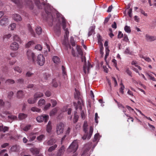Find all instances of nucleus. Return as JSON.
I'll return each instance as SVG.
<instances>
[{
	"label": "nucleus",
	"instance_id": "f257e3e1",
	"mask_svg": "<svg viewBox=\"0 0 156 156\" xmlns=\"http://www.w3.org/2000/svg\"><path fill=\"white\" fill-rule=\"evenodd\" d=\"M57 16L58 18V20L60 22H61V23L62 26V28L65 31V34L64 35V38L65 41L67 40L69 36V32L67 28H66V22L64 18L62 16H58V14H57Z\"/></svg>",
	"mask_w": 156,
	"mask_h": 156
},
{
	"label": "nucleus",
	"instance_id": "f03ea898",
	"mask_svg": "<svg viewBox=\"0 0 156 156\" xmlns=\"http://www.w3.org/2000/svg\"><path fill=\"white\" fill-rule=\"evenodd\" d=\"M76 93L74 94V97L76 99H78V101L77 102V105L74 103V105L75 106V108L77 110L78 108L80 109H82V106L83 105V101L82 99L80 97V92L76 89H75Z\"/></svg>",
	"mask_w": 156,
	"mask_h": 156
},
{
	"label": "nucleus",
	"instance_id": "7ed1b4c3",
	"mask_svg": "<svg viewBox=\"0 0 156 156\" xmlns=\"http://www.w3.org/2000/svg\"><path fill=\"white\" fill-rule=\"evenodd\" d=\"M78 147L77 141L76 140H74L69 147L68 149V151L69 152H74L77 149Z\"/></svg>",
	"mask_w": 156,
	"mask_h": 156
},
{
	"label": "nucleus",
	"instance_id": "20e7f679",
	"mask_svg": "<svg viewBox=\"0 0 156 156\" xmlns=\"http://www.w3.org/2000/svg\"><path fill=\"white\" fill-rule=\"evenodd\" d=\"M64 125L62 122H60L57 124L56 127V132L57 134H62L64 130Z\"/></svg>",
	"mask_w": 156,
	"mask_h": 156
},
{
	"label": "nucleus",
	"instance_id": "39448f33",
	"mask_svg": "<svg viewBox=\"0 0 156 156\" xmlns=\"http://www.w3.org/2000/svg\"><path fill=\"white\" fill-rule=\"evenodd\" d=\"M92 146L91 143H89L86 144L84 146V151L81 156H89L90 154V151H89Z\"/></svg>",
	"mask_w": 156,
	"mask_h": 156
},
{
	"label": "nucleus",
	"instance_id": "423d86ee",
	"mask_svg": "<svg viewBox=\"0 0 156 156\" xmlns=\"http://www.w3.org/2000/svg\"><path fill=\"white\" fill-rule=\"evenodd\" d=\"M36 62L38 65L40 66H43L45 62V58L44 56L41 54L38 55L37 57Z\"/></svg>",
	"mask_w": 156,
	"mask_h": 156
},
{
	"label": "nucleus",
	"instance_id": "0eeeda50",
	"mask_svg": "<svg viewBox=\"0 0 156 156\" xmlns=\"http://www.w3.org/2000/svg\"><path fill=\"white\" fill-rule=\"evenodd\" d=\"M26 55L29 60H32L33 62H35V55L32 51L30 50H28L27 52Z\"/></svg>",
	"mask_w": 156,
	"mask_h": 156
},
{
	"label": "nucleus",
	"instance_id": "6e6552de",
	"mask_svg": "<svg viewBox=\"0 0 156 156\" xmlns=\"http://www.w3.org/2000/svg\"><path fill=\"white\" fill-rule=\"evenodd\" d=\"M49 119V116L48 115H43L38 116L36 118V120L39 122H41L44 121L46 122Z\"/></svg>",
	"mask_w": 156,
	"mask_h": 156
},
{
	"label": "nucleus",
	"instance_id": "1a4fd4ad",
	"mask_svg": "<svg viewBox=\"0 0 156 156\" xmlns=\"http://www.w3.org/2000/svg\"><path fill=\"white\" fill-rule=\"evenodd\" d=\"M20 46L18 43L16 42H13L10 45V49L13 51H16L18 50Z\"/></svg>",
	"mask_w": 156,
	"mask_h": 156
},
{
	"label": "nucleus",
	"instance_id": "9d476101",
	"mask_svg": "<svg viewBox=\"0 0 156 156\" xmlns=\"http://www.w3.org/2000/svg\"><path fill=\"white\" fill-rule=\"evenodd\" d=\"M37 135V133L31 132L28 135L27 138L30 141L34 140Z\"/></svg>",
	"mask_w": 156,
	"mask_h": 156
},
{
	"label": "nucleus",
	"instance_id": "9b49d317",
	"mask_svg": "<svg viewBox=\"0 0 156 156\" xmlns=\"http://www.w3.org/2000/svg\"><path fill=\"white\" fill-rule=\"evenodd\" d=\"M93 131V128L92 126H90V129L89 135L88 136L86 135H84L82 137V138L83 140H85L86 139L89 140L91 137Z\"/></svg>",
	"mask_w": 156,
	"mask_h": 156
},
{
	"label": "nucleus",
	"instance_id": "f8f14e48",
	"mask_svg": "<svg viewBox=\"0 0 156 156\" xmlns=\"http://www.w3.org/2000/svg\"><path fill=\"white\" fill-rule=\"evenodd\" d=\"M146 40L148 42H151L156 40V37L146 34L145 36Z\"/></svg>",
	"mask_w": 156,
	"mask_h": 156
},
{
	"label": "nucleus",
	"instance_id": "ddd939ff",
	"mask_svg": "<svg viewBox=\"0 0 156 156\" xmlns=\"http://www.w3.org/2000/svg\"><path fill=\"white\" fill-rule=\"evenodd\" d=\"M81 60L82 62H83L84 65L83 67V72L85 74L87 73L86 69H87V62L86 57L84 56H81Z\"/></svg>",
	"mask_w": 156,
	"mask_h": 156
},
{
	"label": "nucleus",
	"instance_id": "4468645a",
	"mask_svg": "<svg viewBox=\"0 0 156 156\" xmlns=\"http://www.w3.org/2000/svg\"><path fill=\"white\" fill-rule=\"evenodd\" d=\"M55 142V139H52L48 140H46L44 143V144L46 145H51Z\"/></svg>",
	"mask_w": 156,
	"mask_h": 156
},
{
	"label": "nucleus",
	"instance_id": "2eb2a0df",
	"mask_svg": "<svg viewBox=\"0 0 156 156\" xmlns=\"http://www.w3.org/2000/svg\"><path fill=\"white\" fill-rule=\"evenodd\" d=\"M12 18L14 20L17 22L21 21L22 20L19 14H13Z\"/></svg>",
	"mask_w": 156,
	"mask_h": 156
},
{
	"label": "nucleus",
	"instance_id": "dca6fc26",
	"mask_svg": "<svg viewBox=\"0 0 156 156\" xmlns=\"http://www.w3.org/2000/svg\"><path fill=\"white\" fill-rule=\"evenodd\" d=\"M65 151V147L64 146H62L58 150V151L57 153V156H60L62 155Z\"/></svg>",
	"mask_w": 156,
	"mask_h": 156
},
{
	"label": "nucleus",
	"instance_id": "f3484780",
	"mask_svg": "<svg viewBox=\"0 0 156 156\" xmlns=\"http://www.w3.org/2000/svg\"><path fill=\"white\" fill-rule=\"evenodd\" d=\"M8 19L6 17H4L0 20V25L2 26H5L8 22Z\"/></svg>",
	"mask_w": 156,
	"mask_h": 156
},
{
	"label": "nucleus",
	"instance_id": "a211bd4d",
	"mask_svg": "<svg viewBox=\"0 0 156 156\" xmlns=\"http://www.w3.org/2000/svg\"><path fill=\"white\" fill-rule=\"evenodd\" d=\"M54 32L55 34L59 36L61 33L60 27L59 26L55 27L54 29Z\"/></svg>",
	"mask_w": 156,
	"mask_h": 156
},
{
	"label": "nucleus",
	"instance_id": "6ab92c4d",
	"mask_svg": "<svg viewBox=\"0 0 156 156\" xmlns=\"http://www.w3.org/2000/svg\"><path fill=\"white\" fill-rule=\"evenodd\" d=\"M118 107L120 109L122 110L123 112L124 113L125 115L127 117H129V115L126 113V109L121 104H119Z\"/></svg>",
	"mask_w": 156,
	"mask_h": 156
},
{
	"label": "nucleus",
	"instance_id": "aec40b11",
	"mask_svg": "<svg viewBox=\"0 0 156 156\" xmlns=\"http://www.w3.org/2000/svg\"><path fill=\"white\" fill-rule=\"evenodd\" d=\"M46 131L48 133L51 132L52 129L51 122L50 121H49L47 126Z\"/></svg>",
	"mask_w": 156,
	"mask_h": 156
},
{
	"label": "nucleus",
	"instance_id": "412c9836",
	"mask_svg": "<svg viewBox=\"0 0 156 156\" xmlns=\"http://www.w3.org/2000/svg\"><path fill=\"white\" fill-rule=\"evenodd\" d=\"M28 30L29 32L33 36V37H35V33L31 27V26L30 24L28 25Z\"/></svg>",
	"mask_w": 156,
	"mask_h": 156
},
{
	"label": "nucleus",
	"instance_id": "4be33fe9",
	"mask_svg": "<svg viewBox=\"0 0 156 156\" xmlns=\"http://www.w3.org/2000/svg\"><path fill=\"white\" fill-rule=\"evenodd\" d=\"M30 150L34 154H37L39 152V149L35 147L31 148Z\"/></svg>",
	"mask_w": 156,
	"mask_h": 156
},
{
	"label": "nucleus",
	"instance_id": "5701e85b",
	"mask_svg": "<svg viewBox=\"0 0 156 156\" xmlns=\"http://www.w3.org/2000/svg\"><path fill=\"white\" fill-rule=\"evenodd\" d=\"M44 95L42 93L40 92H37L34 95V98L37 99L38 98H40L42 97Z\"/></svg>",
	"mask_w": 156,
	"mask_h": 156
},
{
	"label": "nucleus",
	"instance_id": "b1692460",
	"mask_svg": "<svg viewBox=\"0 0 156 156\" xmlns=\"http://www.w3.org/2000/svg\"><path fill=\"white\" fill-rule=\"evenodd\" d=\"M20 149V147L19 146L15 145L12 147L11 150L12 151H18Z\"/></svg>",
	"mask_w": 156,
	"mask_h": 156
},
{
	"label": "nucleus",
	"instance_id": "393cba45",
	"mask_svg": "<svg viewBox=\"0 0 156 156\" xmlns=\"http://www.w3.org/2000/svg\"><path fill=\"white\" fill-rule=\"evenodd\" d=\"M27 115L26 114L23 113H20L18 115V118L20 120H23L27 117Z\"/></svg>",
	"mask_w": 156,
	"mask_h": 156
},
{
	"label": "nucleus",
	"instance_id": "a878e982",
	"mask_svg": "<svg viewBox=\"0 0 156 156\" xmlns=\"http://www.w3.org/2000/svg\"><path fill=\"white\" fill-rule=\"evenodd\" d=\"M25 94V92L22 90H20L17 92V97L19 98H22L24 96Z\"/></svg>",
	"mask_w": 156,
	"mask_h": 156
},
{
	"label": "nucleus",
	"instance_id": "bb28decb",
	"mask_svg": "<svg viewBox=\"0 0 156 156\" xmlns=\"http://www.w3.org/2000/svg\"><path fill=\"white\" fill-rule=\"evenodd\" d=\"M95 28V27L94 26H93L90 27L88 33V36H91L94 33Z\"/></svg>",
	"mask_w": 156,
	"mask_h": 156
},
{
	"label": "nucleus",
	"instance_id": "cd10ccee",
	"mask_svg": "<svg viewBox=\"0 0 156 156\" xmlns=\"http://www.w3.org/2000/svg\"><path fill=\"white\" fill-rule=\"evenodd\" d=\"M45 103V100L43 99H41L38 102V105L39 107H41L44 105Z\"/></svg>",
	"mask_w": 156,
	"mask_h": 156
},
{
	"label": "nucleus",
	"instance_id": "c85d7f7f",
	"mask_svg": "<svg viewBox=\"0 0 156 156\" xmlns=\"http://www.w3.org/2000/svg\"><path fill=\"white\" fill-rule=\"evenodd\" d=\"M45 138V136L44 134H41L37 136V139L39 142H41Z\"/></svg>",
	"mask_w": 156,
	"mask_h": 156
},
{
	"label": "nucleus",
	"instance_id": "c756f323",
	"mask_svg": "<svg viewBox=\"0 0 156 156\" xmlns=\"http://www.w3.org/2000/svg\"><path fill=\"white\" fill-rule=\"evenodd\" d=\"M52 60L53 62L56 64L60 62L59 58L56 56H54Z\"/></svg>",
	"mask_w": 156,
	"mask_h": 156
},
{
	"label": "nucleus",
	"instance_id": "7c9ffc66",
	"mask_svg": "<svg viewBox=\"0 0 156 156\" xmlns=\"http://www.w3.org/2000/svg\"><path fill=\"white\" fill-rule=\"evenodd\" d=\"M58 111L57 108H53L50 112V116H53Z\"/></svg>",
	"mask_w": 156,
	"mask_h": 156
},
{
	"label": "nucleus",
	"instance_id": "2f4dec72",
	"mask_svg": "<svg viewBox=\"0 0 156 156\" xmlns=\"http://www.w3.org/2000/svg\"><path fill=\"white\" fill-rule=\"evenodd\" d=\"M9 127L7 126H0V131L5 132L8 130Z\"/></svg>",
	"mask_w": 156,
	"mask_h": 156
},
{
	"label": "nucleus",
	"instance_id": "473e14b6",
	"mask_svg": "<svg viewBox=\"0 0 156 156\" xmlns=\"http://www.w3.org/2000/svg\"><path fill=\"white\" fill-rule=\"evenodd\" d=\"M13 40L18 42H20L21 39L18 35L16 34H13Z\"/></svg>",
	"mask_w": 156,
	"mask_h": 156
},
{
	"label": "nucleus",
	"instance_id": "72a5a7b5",
	"mask_svg": "<svg viewBox=\"0 0 156 156\" xmlns=\"http://www.w3.org/2000/svg\"><path fill=\"white\" fill-rule=\"evenodd\" d=\"M37 101V99L34 98H29L28 100V102L30 104H33L35 103Z\"/></svg>",
	"mask_w": 156,
	"mask_h": 156
},
{
	"label": "nucleus",
	"instance_id": "f704fd0d",
	"mask_svg": "<svg viewBox=\"0 0 156 156\" xmlns=\"http://www.w3.org/2000/svg\"><path fill=\"white\" fill-rule=\"evenodd\" d=\"M57 147V144H55L54 145L49 147L48 150V152H51L54 150Z\"/></svg>",
	"mask_w": 156,
	"mask_h": 156
},
{
	"label": "nucleus",
	"instance_id": "c9c22d12",
	"mask_svg": "<svg viewBox=\"0 0 156 156\" xmlns=\"http://www.w3.org/2000/svg\"><path fill=\"white\" fill-rule=\"evenodd\" d=\"M131 64L137 67L139 70H141V68L138 65L137 62L135 61H133L131 62Z\"/></svg>",
	"mask_w": 156,
	"mask_h": 156
},
{
	"label": "nucleus",
	"instance_id": "e433bc0d",
	"mask_svg": "<svg viewBox=\"0 0 156 156\" xmlns=\"http://www.w3.org/2000/svg\"><path fill=\"white\" fill-rule=\"evenodd\" d=\"M36 32L37 34L39 35L42 33V29L41 27H37L35 29Z\"/></svg>",
	"mask_w": 156,
	"mask_h": 156
},
{
	"label": "nucleus",
	"instance_id": "4c0bfd02",
	"mask_svg": "<svg viewBox=\"0 0 156 156\" xmlns=\"http://www.w3.org/2000/svg\"><path fill=\"white\" fill-rule=\"evenodd\" d=\"M16 24L14 23H11L9 26V28L12 30H14L16 27Z\"/></svg>",
	"mask_w": 156,
	"mask_h": 156
},
{
	"label": "nucleus",
	"instance_id": "58836bf2",
	"mask_svg": "<svg viewBox=\"0 0 156 156\" xmlns=\"http://www.w3.org/2000/svg\"><path fill=\"white\" fill-rule=\"evenodd\" d=\"M31 110L34 112H41V109L36 107H32Z\"/></svg>",
	"mask_w": 156,
	"mask_h": 156
},
{
	"label": "nucleus",
	"instance_id": "ea45409f",
	"mask_svg": "<svg viewBox=\"0 0 156 156\" xmlns=\"http://www.w3.org/2000/svg\"><path fill=\"white\" fill-rule=\"evenodd\" d=\"M34 41H29L25 45V47L26 48H29L32 45L34 44Z\"/></svg>",
	"mask_w": 156,
	"mask_h": 156
},
{
	"label": "nucleus",
	"instance_id": "a19ab883",
	"mask_svg": "<svg viewBox=\"0 0 156 156\" xmlns=\"http://www.w3.org/2000/svg\"><path fill=\"white\" fill-rule=\"evenodd\" d=\"M76 48L78 54L80 55L81 56L83 55V52L79 46H76Z\"/></svg>",
	"mask_w": 156,
	"mask_h": 156
},
{
	"label": "nucleus",
	"instance_id": "79ce46f5",
	"mask_svg": "<svg viewBox=\"0 0 156 156\" xmlns=\"http://www.w3.org/2000/svg\"><path fill=\"white\" fill-rule=\"evenodd\" d=\"M14 70L19 73H20L22 72V69L20 67L16 66L13 68Z\"/></svg>",
	"mask_w": 156,
	"mask_h": 156
},
{
	"label": "nucleus",
	"instance_id": "37998d69",
	"mask_svg": "<svg viewBox=\"0 0 156 156\" xmlns=\"http://www.w3.org/2000/svg\"><path fill=\"white\" fill-rule=\"evenodd\" d=\"M125 31L128 33H130L131 32V30L129 26H126L124 28Z\"/></svg>",
	"mask_w": 156,
	"mask_h": 156
},
{
	"label": "nucleus",
	"instance_id": "c03bdc74",
	"mask_svg": "<svg viewBox=\"0 0 156 156\" xmlns=\"http://www.w3.org/2000/svg\"><path fill=\"white\" fill-rule=\"evenodd\" d=\"M31 125H27L23 129L24 131H27L31 129Z\"/></svg>",
	"mask_w": 156,
	"mask_h": 156
},
{
	"label": "nucleus",
	"instance_id": "a18cd8bd",
	"mask_svg": "<svg viewBox=\"0 0 156 156\" xmlns=\"http://www.w3.org/2000/svg\"><path fill=\"white\" fill-rule=\"evenodd\" d=\"M43 76L45 80H49L50 78L51 75L48 73H45L44 74Z\"/></svg>",
	"mask_w": 156,
	"mask_h": 156
},
{
	"label": "nucleus",
	"instance_id": "49530a36",
	"mask_svg": "<svg viewBox=\"0 0 156 156\" xmlns=\"http://www.w3.org/2000/svg\"><path fill=\"white\" fill-rule=\"evenodd\" d=\"M120 85H121V87L119 89V91L120 93L123 94L124 93L123 90L125 88V87L122 83H121Z\"/></svg>",
	"mask_w": 156,
	"mask_h": 156
},
{
	"label": "nucleus",
	"instance_id": "de8ad7c7",
	"mask_svg": "<svg viewBox=\"0 0 156 156\" xmlns=\"http://www.w3.org/2000/svg\"><path fill=\"white\" fill-rule=\"evenodd\" d=\"M12 35L10 34H5L3 36V39H9L11 37Z\"/></svg>",
	"mask_w": 156,
	"mask_h": 156
},
{
	"label": "nucleus",
	"instance_id": "09e8293b",
	"mask_svg": "<svg viewBox=\"0 0 156 156\" xmlns=\"http://www.w3.org/2000/svg\"><path fill=\"white\" fill-rule=\"evenodd\" d=\"M146 74L149 77L150 79L153 81H156L155 78L153 76H152L151 74L148 73H146Z\"/></svg>",
	"mask_w": 156,
	"mask_h": 156
},
{
	"label": "nucleus",
	"instance_id": "8fccbe9b",
	"mask_svg": "<svg viewBox=\"0 0 156 156\" xmlns=\"http://www.w3.org/2000/svg\"><path fill=\"white\" fill-rule=\"evenodd\" d=\"M52 83L54 87H57L58 86V83L57 82L56 80H53L52 82Z\"/></svg>",
	"mask_w": 156,
	"mask_h": 156
},
{
	"label": "nucleus",
	"instance_id": "3c124183",
	"mask_svg": "<svg viewBox=\"0 0 156 156\" xmlns=\"http://www.w3.org/2000/svg\"><path fill=\"white\" fill-rule=\"evenodd\" d=\"M51 106V105L50 103H48L46 105L44 108V110H47L48 109L50 106Z\"/></svg>",
	"mask_w": 156,
	"mask_h": 156
},
{
	"label": "nucleus",
	"instance_id": "603ef678",
	"mask_svg": "<svg viewBox=\"0 0 156 156\" xmlns=\"http://www.w3.org/2000/svg\"><path fill=\"white\" fill-rule=\"evenodd\" d=\"M146 61L148 62H151V59L149 57H144L142 56V57Z\"/></svg>",
	"mask_w": 156,
	"mask_h": 156
},
{
	"label": "nucleus",
	"instance_id": "864d4df0",
	"mask_svg": "<svg viewBox=\"0 0 156 156\" xmlns=\"http://www.w3.org/2000/svg\"><path fill=\"white\" fill-rule=\"evenodd\" d=\"M8 118L10 119L11 120H15L17 119V117L13 115H10L8 116Z\"/></svg>",
	"mask_w": 156,
	"mask_h": 156
},
{
	"label": "nucleus",
	"instance_id": "5fc2aeb1",
	"mask_svg": "<svg viewBox=\"0 0 156 156\" xmlns=\"http://www.w3.org/2000/svg\"><path fill=\"white\" fill-rule=\"evenodd\" d=\"M93 67V66L92 65H91L90 63L89 62H88V64H87V69H86V70L87 71V73H87L88 72L89 70L91 68H92Z\"/></svg>",
	"mask_w": 156,
	"mask_h": 156
},
{
	"label": "nucleus",
	"instance_id": "6e6d98bb",
	"mask_svg": "<svg viewBox=\"0 0 156 156\" xmlns=\"http://www.w3.org/2000/svg\"><path fill=\"white\" fill-rule=\"evenodd\" d=\"M51 102L52 104V107H54L56 105H57V102L55 100L51 99Z\"/></svg>",
	"mask_w": 156,
	"mask_h": 156
},
{
	"label": "nucleus",
	"instance_id": "4d7b16f0",
	"mask_svg": "<svg viewBox=\"0 0 156 156\" xmlns=\"http://www.w3.org/2000/svg\"><path fill=\"white\" fill-rule=\"evenodd\" d=\"M124 53L126 54L131 55V52L128 48H126L125 51Z\"/></svg>",
	"mask_w": 156,
	"mask_h": 156
},
{
	"label": "nucleus",
	"instance_id": "13d9d810",
	"mask_svg": "<svg viewBox=\"0 0 156 156\" xmlns=\"http://www.w3.org/2000/svg\"><path fill=\"white\" fill-rule=\"evenodd\" d=\"M6 83L9 84H13L15 83V81L12 79H9L6 81Z\"/></svg>",
	"mask_w": 156,
	"mask_h": 156
},
{
	"label": "nucleus",
	"instance_id": "bf43d9fd",
	"mask_svg": "<svg viewBox=\"0 0 156 156\" xmlns=\"http://www.w3.org/2000/svg\"><path fill=\"white\" fill-rule=\"evenodd\" d=\"M11 104L10 102L8 101H6L5 102L4 106L7 108L9 107L10 106Z\"/></svg>",
	"mask_w": 156,
	"mask_h": 156
},
{
	"label": "nucleus",
	"instance_id": "052dcab7",
	"mask_svg": "<svg viewBox=\"0 0 156 156\" xmlns=\"http://www.w3.org/2000/svg\"><path fill=\"white\" fill-rule=\"evenodd\" d=\"M13 93L12 92L10 91L8 93V98L9 99H11L12 96H13Z\"/></svg>",
	"mask_w": 156,
	"mask_h": 156
},
{
	"label": "nucleus",
	"instance_id": "680f3d73",
	"mask_svg": "<svg viewBox=\"0 0 156 156\" xmlns=\"http://www.w3.org/2000/svg\"><path fill=\"white\" fill-rule=\"evenodd\" d=\"M112 81L114 82L115 87L117 86L118 85V84L116 79L114 77H112Z\"/></svg>",
	"mask_w": 156,
	"mask_h": 156
},
{
	"label": "nucleus",
	"instance_id": "e2e57ef3",
	"mask_svg": "<svg viewBox=\"0 0 156 156\" xmlns=\"http://www.w3.org/2000/svg\"><path fill=\"white\" fill-rule=\"evenodd\" d=\"M35 48L38 50L40 51L42 49V47L40 44H37L36 45L35 47Z\"/></svg>",
	"mask_w": 156,
	"mask_h": 156
},
{
	"label": "nucleus",
	"instance_id": "0e129e2a",
	"mask_svg": "<svg viewBox=\"0 0 156 156\" xmlns=\"http://www.w3.org/2000/svg\"><path fill=\"white\" fill-rule=\"evenodd\" d=\"M34 74V73L30 71L27 72L26 74V76L27 77H30L31 76Z\"/></svg>",
	"mask_w": 156,
	"mask_h": 156
},
{
	"label": "nucleus",
	"instance_id": "69168bd1",
	"mask_svg": "<svg viewBox=\"0 0 156 156\" xmlns=\"http://www.w3.org/2000/svg\"><path fill=\"white\" fill-rule=\"evenodd\" d=\"M100 53L102 55L103 54V44L102 43H101L100 45Z\"/></svg>",
	"mask_w": 156,
	"mask_h": 156
},
{
	"label": "nucleus",
	"instance_id": "338daca9",
	"mask_svg": "<svg viewBox=\"0 0 156 156\" xmlns=\"http://www.w3.org/2000/svg\"><path fill=\"white\" fill-rule=\"evenodd\" d=\"M99 136V134L97 133L94 136V141H97L98 139V137Z\"/></svg>",
	"mask_w": 156,
	"mask_h": 156
},
{
	"label": "nucleus",
	"instance_id": "774afa93",
	"mask_svg": "<svg viewBox=\"0 0 156 156\" xmlns=\"http://www.w3.org/2000/svg\"><path fill=\"white\" fill-rule=\"evenodd\" d=\"M78 116L76 115V113H75L73 119L74 122H76L78 120Z\"/></svg>",
	"mask_w": 156,
	"mask_h": 156
}]
</instances>
